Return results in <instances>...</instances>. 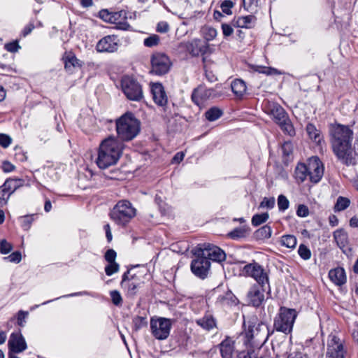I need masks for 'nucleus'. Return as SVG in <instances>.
Listing matches in <instances>:
<instances>
[{
  "label": "nucleus",
  "instance_id": "nucleus-1",
  "mask_svg": "<svg viewBox=\"0 0 358 358\" xmlns=\"http://www.w3.org/2000/svg\"><path fill=\"white\" fill-rule=\"evenodd\" d=\"M332 150L341 162L347 166L357 164L356 152L352 147L353 131L348 125L339 123L329 125Z\"/></svg>",
  "mask_w": 358,
  "mask_h": 358
},
{
  "label": "nucleus",
  "instance_id": "nucleus-2",
  "mask_svg": "<svg viewBox=\"0 0 358 358\" xmlns=\"http://www.w3.org/2000/svg\"><path fill=\"white\" fill-rule=\"evenodd\" d=\"M122 155V148L114 136L101 141L97 151L96 164L101 169H106L117 164Z\"/></svg>",
  "mask_w": 358,
  "mask_h": 358
},
{
  "label": "nucleus",
  "instance_id": "nucleus-3",
  "mask_svg": "<svg viewBox=\"0 0 358 358\" xmlns=\"http://www.w3.org/2000/svg\"><path fill=\"white\" fill-rule=\"evenodd\" d=\"M245 327L244 343L248 348L256 349L258 352H265L264 345L268 340L271 333L267 324L263 322L252 323L248 322V327Z\"/></svg>",
  "mask_w": 358,
  "mask_h": 358
},
{
  "label": "nucleus",
  "instance_id": "nucleus-4",
  "mask_svg": "<svg viewBox=\"0 0 358 358\" xmlns=\"http://www.w3.org/2000/svg\"><path fill=\"white\" fill-rule=\"evenodd\" d=\"M134 215L132 203L127 200L118 201L110 213V219L117 225L124 227Z\"/></svg>",
  "mask_w": 358,
  "mask_h": 358
},
{
  "label": "nucleus",
  "instance_id": "nucleus-5",
  "mask_svg": "<svg viewBox=\"0 0 358 358\" xmlns=\"http://www.w3.org/2000/svg\"><path fill=\"white\" fill-rule=\"evenodd\" d=\"M296 317L297 313L294 309L280 307L278 313L274 318V329L285 334H290L292 331Z\"/></svg>",
  "mask_w": 358,
  "mask_h": 358
},
{
  "label": "nucleus",
  "instance_id": "nucleus-6",
  "mask_svg": "<svg viewBox=\"0 0 358 358\" xmlns=\"http://www.w3.org/2000/svg\"><path fill=\"white\" fill-rule=\"evenodd\" d=\"M117 138L122 141H131L134 138V114L128 111L115 120Z\"/></svg>",
  "mask_w": 358,
  "mask_h": 358
},
{
  "label": "nucleus",
  "instance_id": "nucleus-7",
  "mask_svg": "<svg viewBox=\"0 0 358 358\" xmlns=\"http://www.w3.org/2000/svg\"><path fill=\"white\" fill-rule=\"evenodd\" d=\"M172 327V321L171 319L165 317L151 318L150 329L152 336L157 340L166 339Z\"/></svg>",
  "mask_w": 358,
  "mask_h": 358
},
{
  "label": "nucleus",
  "instance_id": "nucleus-8",
  "mask_svg": "<svg viewBox=\"0 0 358 358\" xmlns=\"http://www.w3.org/2000/svg\"><path fill=\"white\" fill-rule=\"evenodd\" d=\"M150 73L157 76L166 74L171 66L169 57L164 53L155 52L151 57Z\"/></svg>",
  "mask_w": 358,
  "mask_h": 358
},
{
  "label": "nucleus",
  "instance_id": "nucleus-9",
  "mask_svg": "<svg viewBox=\"0 0 358 358\" xmlns=\"http://www.w3.org/2000/svg\"><path fill=\"white\" fill-rule=\"evenodd\" d=\"M194 255L196 256L191 262V271L196 277L203 280L207 278L210 268V262L205 256L201 255L196 249Z\"/></svg>",
  "mask_w": 358,
  "mask_h": 358
},
{
  "label": "nucleus",
  "instance_id": "nucleus-10",
  "mask_svg": "<svg viewBox=\"0 0 358 358\" xmlns=\"http://www.w3.org/2000/svg\"><path fill=\"white\" fill-rule=\"evenodd\" d=\"M265 292L270 295L269 285H253L247 294L248 303L254 307H260L265 301Z\"/></svg>",
  "mask_w": 358,
  "mask_h": 358
},
{
  "label": "nucleus",
  "instance_id": "nucleus-11",
  "mask_svg": "<svg viewBox=\"0 0 358 358\" xmlns=\"http://www.w3.org/2000/svg\"><path fill=\"white\" fill-rule=\"evenodd\" d=\"M243 272L247 276L254 278L257 282L255 285H269L268 273L262 266L255 261L246 264L243 268Z\"/></svg>",
  "mask_w": 358,
  "mask_h": 358
},
{
  "label": "nucleus",
  "instance_id": "nucleus-12",
  "mask_svg": "<svg viewBox=\"0 0 358 358\" xmlns=\"http://www.w3.org/2000/svg\"><path fill=\"white\" fill-rule=\"evenodd\" d=\"M196 249L198 250V252L201 255L205 256V258H208L209 261L222 262L226 259V254L224 250L210 243L199 245Z\"/></svg>",
  "mask_w": 358,
  "mask_h": 358
},
{
  "label": "nucleus",
  "instance_id": "nucleus-13",
  "mask_svg": "<svg viewBox=\"0 0 358 358\" xmlns=\"http://www.w3.org/2000/svg\"><path fill=\"white\" fill-rule=\"evenodd\" d=\"M187 51L193 57L203 56V67L206 68V57L204 56L209 50L208 44L200 39H194L186 44Z\"/></svg>",
  "mask_w": 358,
  "mask_h": 358
},
{
  "label": "nucleus",
  "instance_id": "nucleus-14",
  "mask_svg": "<svg viewBox=\"0 0 358 358\" xmlns=\"http://www.w3.org/2000/svg\"><path fill=\"white\" fill-rule=\"evenodd\" d=\"M345 352L341 339L335 336H331L327 343L326 358H344Z\"/></svg>",
  "mask_w": 358,
  "mask_h": 358
},
{
  "label": "nucleus",
  "instance_id": "nucleus-15",
  "mask_svg": "<svg viewBox=\"0 0 358 358\" xmlns=\"http://www.w3.org/2000/svg\"><path fill=\"white\" fill-rule=\"evenodd\" d=\"M309 179L313 183L319 182L324 174V166L319 157H313L308 162Z\"/></svg>",
  "mask_w": 358,
  "mask_h": 358
},
{
  "label": "nucleus",
  "instance_id": "nucleus-16",
  "mask_svg": "<svg viewBox=\"0 0 358 358\" xmlns=\"http://www.w3.org/2000/svg\"><path fill=\"white\" fill-rule=\"evenodd\" d=\"M216 96L215 90L213 88H206L203 86H199L194 89L192 94V100L197 106L202 105L204 101L210 98Z\"/></svg>",
  "mask_w": 358,
  "mask_h": 358
},
{
  "label": "nucleus",
  "instance_id": "nucleus-17",
  "mask_svg": "<svg viewBox=\"0 0 358 358\" xmlns=\"http://www.w3.org/2000/svg\"><path fill=\"white\" fill-rule=\"evenodd\" d=\"M119 47L118 39L114 35H108L101 38L96 44V49L100 52H114Z\"/></svg>",
  "mask_w": 358,
  "mask_h": 358
},
{
  "label": "nucleus",
  "instance_id": "nucleus-18",
  "mask_svg": "<svg viewBox=\"0 0 358 358\" xmlns=\"http://www.w3.org/2000/svg\"><path fill=\"white\" fill-rule=\"evenodd\" d=\"M334 238L337 246L346 255H349L352 252V248L350 246L348 234L343 229H338L333 234Z\"/></svg>",
  "mask_w": 358,
  "mask_h": 358
},
{
  "label": "nucleus",
  "instance_id": "nucleus-19",
  "mask_svg": "<svg viewBox=\"0 0 358 358\" xmlns=\"http://www.w3.org/2000/svg\"><path fill=\"white\" fill-rule=\"evenodd\" d=\"M8 347L10 350L15 353H20L26 350L27 343L20 331L11 334L8 341Z\"/></svg>",
  "mask_w": 358,
  "mask_h": 358
},
{
  "label": "nucleus",
  "instance_id": "nucleus-20",
  "mask_svg": "<svg viewBox=\"0 0 358 358\" xmlns=\"http://www.w3.org/2000/svg\"><path fill=\"white\" fill-rule=\"evenodd\" d=\"M151 92L153 101L159 106H165L168 103V98L162 83H156L151 85Z\"/></svg>",
  "mask_w": 358,
  "mask_h": 358
},
{
  "label": "nucleus",
  "instance_id": "nucleus-21",
  "mask_svg": "<svg viewBox=\"0 0 358 358\" xmlns=\"http://www.w3.org/2000/svg\"><path fill=\"white\" fill-rule=\"evenodd\" d=\"M121 87L128 99L134 100V79L133 77L124 76L121 80Z\"/></svg>",
  "mask_w": 358,
  "mask_h": 358
},
{
  "label": "nucleus",
  "instance_id": "nucleus-22",
  "mask_svg": "<svg viewBox=\"0 0 358 358\" xmlns=\"http://www.w3.org/2000/svg\"><path fill=\"white\" fill-rule=\"evenodd\" d=\"M222 358H232L235 350L234 341L229 337H226L219 345Z\"/></svg>",
  "mask_w": 358,
  "mask_h": 358
},
{
  "label": "nucleus",
  "instance_id": "nucleus-23",
  "mask_svg": "<svg viewBox=\"0 0 358 358\" xmlns=\"http://www.w3.org/2000/svg\"><path fill=\"white\" fill-rule=\"evenodd\" d=\"M269 113L273 116L276 124L282 123L288 117V114L285 109L278 103H272L269 106Z\"/></svg>",
  "mask_w": 358,
  "mask_h": 358
},
{
  "label": "nucleus",
  "instance_id": "nucleus-24",
  "mask_svg": "<svg viewBox=\"0 0 358 358\" xmlns=\"http://www.w3.org/2000/svg\"><path fill=\"white\" fill-rule=\"evenodd\" d=\"M256 17L252 15H249L234 18L232 21V24L236 27L251 29L254 27Z\"/></svg>",
  "mask_w": 358,
  "mask_h": 358
},
{
  "label": "nucleus",
  "instance_id": "nucleus-25",
  "mask_svg": "<svg viewBox=\"0 0 358 358\" xmlns=\"http://www.w3.org/2000/svg\"><path fill=\"white\" fill-rule=\"evenodd\" d=\"M23 185V180L21 179H7L2 186L0 187V192H8L10 196L18 188Z\"/></svg>",
  "mask_w": 358,
  "mask_h": 358
},
{
  "label": "nucleus",
  "instance_id": "nucleus-26",
  "mask_svg": "<svg viewBox=\"0 0 358 358\" xmlns=\"http://www.w3.org/2000/svg\"><path fill=\"white\" fill-rule=\"evenodd\" d=\"M110 24H114L120 29L126 30L129 25L127 22L126 13L124 10L112 12Z\"/></svg>",
  "mask_w": 358,
  "mask_h": 358
},
{
  "label": "nucleus",
  "instance_id": "nucleus-27",
  "mask_svg": "<svg viewBox=\"0 0 358 358\" xmlns=\"http://www.w3.org/2000/svg\"><path fill=\"white\" fill-rule=\"evenodd\" d=\"M330 280L336 285L341 286L346 282V275L344 268L337 267L329 272Z\"/></svg>",
  "mask_w": 358,
  "mask_h": 358
},
{
  "label": "nucleus",
  "instance_id": "nucleus-28",
  "mask_svg": "<svg viewBox=\"0 0 358 358\" xmlns=\"http://www.w3.org/2000/svg\"><path fill=\"white\" fill-rule=\"evenodd\" d=\"M196 324L208 331L217 327L216 320L210 314H205L202 317L196 320Z\"/></svg>",
  "mask_w": 358,
  "mask_h": 358
},
{
  "label": "nucleus",
  "instance_id": "nucleus-29",
  "mask_svg": "<svg viewBox=\"0 0 358 358\" xmlns=\"http://www.w3.org/2000/svg\"><path fill=\"white\" fill-rule=\"evenodd\" d=\"M231 88L234 94L241 99L246 92L247 87L245 83L241 79H235L231 84Z\"/></svg>",
  "mask_w": 358,
  "mask_h": 358
},
{
  "label": "nucleus",
  "instance_id": "nucleus-30",
  "mask_svg": "<svg viewBox=\"0 0 358 358\" xmlns=\"http://www.w3.org/2000/svg\"><path fill=\"white\" fill-rule=\"evenodd\" d=\"M306 132L309 138L317 144H320L322 141L323 136L320 130L317 129L316 127L312 124L308 123L306 128Z\"/></svg>",
  "mask_w": 358,
  "mask_h": 358
},
{
  "label": "nucleus",
  "instance_id": "nucleus-31",
  "mask_svg": "<svg viewBox=\"0 0 358 358\" xmlns=\"http://www.w3.org/2000/svg\"><path fill=\"white\" fill-rule=\"evenodd\" d=\"M309 177L308 164L301 163L298 164L294 171V177L298 182H303L307 177Z\"/></svg>",
  "mask_w": 358,
  "mask_h": 358
},
{
  "label": "nucleus",
  "instance_id": "nucleus-32",
  "mask_svg": "<svg viewBox=\"0 0 358 358\" xmlns=\"http://www.w3.org/2000/svg\"><path fill=\"white\" fill-rule=\"evenodd\" d=\"M266 352H258L256 349L248 347L246 351H242L238 354L236 358H264Z\"/></svg>",
  "mask_w": 358,
  "mask_h": 358
},
{
  "label": "nucleus",
  "instance_id": "nucleus-33",
  "mask_svg": "<svg viewBox=\"0 0 358 358\" xmlns=\"http://www.w3.org/2000/svg\"><path fill=\"white\" fill-rule=\"evenodd\" d=\"M204 115L206 120L213 122L219 119L223 115V112L217 107H212L206 110Z\"/></svg>",
  "mask_w": 358,
  "mask_h": 358
},
{
  "label": "nucleus",
  "instance_id": "nucleus-34",
  "mask_svg": "<svg viewBox=\"0 0 358 358\" xmlns=\"http://www.w3.org/2000/svg\"><path fill=\"white\" fill-rule=\"evenodd\" d=\"M271 234V228L267 224L262 227L255 232V236L257 240L269 238Z\"/></svg>",
  "mask_w": 358,
  "mask_h": 358
},
{
  "label": "nucleus",
  "instance_id": "nucleus-35",
  "mask_svg": "<svg viewBox=\"0 0 358 358\" xmlns=\"http://www.w3.org/2000/svg\"><path fill=\"white\" fill-rule=\"evenodd\" d=\"M350 204V200L344 196H338L335 203L334 210L335 212H340L345 210L349 207Z\"/></svg>",
  "mask_w": 358,
  "mask_h": 358
},
{
  "label": "nucleus",
  "instance_id": "nucleus-36",
  "mask_svg": "<svg viewBox=\"0 0 358 358\" xmlns=\"http://www.w3.org/2000/svg\"><path fill=\"white\" fill-rule=\"evenodd\" d=\"M278 125L285 134L290 136L295 135L294 128L289 117L285 121H282V123H279Z\"/></svg>",
  "mask_w": 358,
  "mask_h": 358
},
{
  "label": "nucleus",
  "instance_id": "nucleus-37",
  "mask_svg": "<svg viewBox=\"0 0 358 358\" xmlns=\"http://www.w3.org/2000/svg\"><path fill=\"white\" fill-rule=\"evenodd\" d=\"M296 238L293 235H284L281 237V245L287 248H294L296 245Z\"/></svg>",
  "mask_w": 358,
  "mask_h": 358
},
{
  "label": "nucleus",
  "instance_id": "nucleus-38",
  "mask_svg": "<svg viewBox=\"0 0 358 358\" xmlns=\"http://www.w3.org/2000/svg\"><path fill=\"white\" fill-rule=\"evenodd\" d=\"M248 229L245 227H237L228 234V236L234 240H237L246 236Z\"/></svg>",
  "mask_w": 358,
  "mask_h": 358
},
{
  "label": "nucleus",
  "instance_id": "nucleus-39",
  "mask_svg": "<svg viewBox=\"0 0 358 358\" xmlns=\"http://www.w3.org/2000/svg\"><path fill=\"white\" fill-rule=\"evenodd\" d=\"M64 66L66 69H69L71 67H81L82 62L75 55H69L64 62Z\"/></svg>",
  "mask_w": 358,
  "mask_h": 358
},
{
  "label": "nucleus",
  "instance_id": "nucleus-40",
  "mask_svg": "<svg viewBox=\"0 0 358 358\" xmlns=\"http://www.w3.org/2000/svg\"><path fill=\"white\" fill-rule=\"evenodd\" d=\"M269 217V215L268 213H263L261 214H255L252 217V224L254 227H257L267 221Z\"/></svg>",
  "mask_w": 358,
  "mask_h": 358
},
{
  "label": "nucleus",
  "instance_id": "nucleus-41",
  "mask_svg": "<svg viewBox=\"0 0 358 358\" xmlns=\"http://www.w3.org/2000/svg\"><path fill=\"white\" fill-rule=\"evenodd\" d=\"M160 41V38L157 34H152L144 39L143 44L145 47L152 48L157 46Z\"/></svg>",
  "mask_w": 358,
  "mask_h": 358
},
{
  "label": "nucleus",
  "instance_id": "nucleus-42",
  "mask_svg": "<svg viewBox=\"0 0 358 358\" xmlns=\"http://www.w3.org/2000/svg\"><path fill=\"white\" fill-rule=\"evenodd\" d=\"M298 254L303 260H308L311 257V251L304 244H300L298 248Z\"/></svg>",
  "mask_w": 358,
  "mask_h": 358
},
{
  "label": "nucleus",
  "instance_id": "nucleus-43",
  "mask_svg": "<svg viewBox=\"0 0 358 358\" xmlns=\"http://www.w3.org/2000/svg\"><path fill=\"white\" fill-rule=\"evenodd\" d=\"M203 34L206 41H210L216 37L217 31L213 27H206L203 29Z\"/></svg>",
  "mask_w": 358,
  "mask_h": 358
},
{
  "label": "nucleus",
  "instance_id": "nucleus-44",
  "mask_svg": "<svg viewBox=\"0 0 358 358\" xmlns=\"http://www.w3.org/2000/svg\"><path fill=\"white\" fill-rule=\"evenodd\" d=\"M289 206V201L287 198L283 195L280 194L278 197V207L280 211L284 212L285 211Z\"/></svg>",
  "mask_w": 358,
  "mask_h": 358
},
{
  "label": "nucleus",
  "instance_id": "nucleus-45",
  "mask_svg": "<svg viewBox=\"0 0 358 358\" xmlns=\"http://www.w3.org/2000/svg\"><path fill=\"white\" fill-rule=\"evenodd\" d=\"M234 5L235 3L231 0L223 1L220 6L222 13L228 15H231V8L234 6Z\"/></svg>",
  "mask_w": 358,
  "mask_h": 358
},
{
  "label": "nucleus",
  "instance_id": "nucleus-46",
  "mask_svg": "<svg viewBox=\"0 0 358 358\" xmlns=\"http://www.w3.org/2000/svg\"><path fill=\"white\" fill-rule=\"evenodd\" d=\"M259 73L266 75H280L282 73L277 69L273 67L261 66L257 70Z\"/></svg>",
  "mask_w": 358,
  "mask_h": 358
},
{
  "label": "nucleus",
  "instance_id": "nucleus-47",
  "mask_svg": "<svg viewBox=\"0 0 358 358\" xmlns=\"http://www.w3.org/2000/svg\"><path fill=\"white\" fill-rule=\"evenodd\" d=\"M275 199L274 197H264L262 201L259 204L260 208H266L268 209H272L275 206Z\"/></svg>",
  "mask_w": 358,
  "mask_h": 358
},
{
  "label": "nucleus",
  "instance_id": "nucleus-48",
  "mask_svg": "<svg viewBox=\"0 0 358 358\" xmlns=\"http://www.w3.org/2000/svg\"><path fill=\"white\" fill-rule=\"evenodd\" d=\"M13 250V245L6 240L3 239L0 241V252L1 254L6 255Z\"/></svg>",
  "mask_w": 358,
  "mask_h": 358
},
{
  "label": "nucleus",
  "instance_id": "nucleus-49",
  "mask_svg": "<svg viewBox=\"0 0 358 358\" xmlns=\"http://www.w3.org/2000/svg\"><path fill=\"white\" fill-rule=\"evenodd\" d=\"M119 270V264L116 262L109 263L105 267L106 274L108 276L112 275L113 273H117Z\"/></svg>",
  "mask_w": 358,
  "mask_h": 358
},
{
  "label": "nucleus",
  "instance_id": "nucleus-50",
  "mask_svg": "<svg viewBox=\"0 0 358 358\" xmlns=\"http://www.w3.org/2000/svg\"><path fill=\"white\" fill-rule=\"evenodd\" d=\"M12 143V138L10 136L5 134H0V145L3 148H7Z\"/></svg>",
  "mask_w": 358,
  "mask_h": 358
},
{
  "label": "nucleus",
  "instance_id": "nucleus-51",
  "mask_svg": "<svg viewBox=\"0 0 358 358\" xmlns=\"http://www.w3.org/2000/svg\"><path fill=\"white\" fill-rule=\"evenodd\" d=\"M282 152L284 156L289 157L293 152V145L291 142H285L282 145Z\"/></svg>",
  "mask_w": 358,
  "mask_h": 358
},
{
  "label": "nucleus",
  "instance_id": "nucleus-52",
  "mask_svg": "<svg viewBox=\"0 0 358 358\" xmlns=\"http://www.w3.org/2000/svg\"><path fill=\"white\" fill-rule=\"evenodd\" d=\"M4 259L8 260L10 262L19 263L22 259L21 252L19 251H15L10 254L9 256L5 257Z\"/></svg>",
  "mask_w": 358,
  "mask_h": 358
},
{
  "label": "nucleus",
  "instance_id": "nucleus-53",
  "mask_svg": "<svg viewBox=\"0 0 358 358\" xmlns=\"http://www.w3.org/2000/svg\"><path fill=\"white\" fill-rule=\"evenodd\" d=\"M296 215L300 217H306L309 215V209L307 206L300 204L296 210Z\"/></svg>",
  "mask_w": 358,
  "mask_h": 358
},
{
  "label": "nucleus",
  "instance_id": "nucleus-54",
  "mask_svg": "<svg viewBox=\"0 0 358 358\" xmlns=\"http://www.w3.org/2000/svg\"><path fill=\"white\" fill-rule=\"evenodd\" d=\"M99 17L102 19L103 21L110 23L112 12H110L107 9H102L99 13Z\"/></svg>",
  "mask_w": 358,
  "mask_h": 358
},
{
  "label": "nucleus",
  "instance_id": "nucleus-55",
  "mask_svg": "<svg viewBox=\"0 0 358 358\" xmlns=\"http://www.w3.org/2000/svg\"><path fill=\"white\" fill-rule=\"evenodd\" d=\"M116 257H117L116 252L113 249L108 250L104 255L105 259L108 263L115 262Z\"/></svg>",
  "mask_w": 358,
  "mask_h": 358
},
{
  "label": "nucleus",
  "instance_id": "nucleus-56",
  "mask_svg": "<svg viewBox=\"0 0 358 358\" xmlns=\"http://www.w3.org/2000/svg\"><path fill=\"white\" fill-rule=\"evenodd\" d=\"M221 28H222L223 36L225 38L230 36L234 32V29H233L231 25H230L229 24L222 23Z\"/></svg>",
  "mask_w": 358,
  "mask_h": 358
},
{
  "label": "nucleus",
  "instance_id": "nucleus-57",
  "mask_svg": "<svg viewBox=\"0 0 358 358\" xmlns=\"http://www.w3.org/2000/svg\"><path fill=\"white\" fill-rule=\"evenodd\" d=\"M28 315V312L20 310L17 313V324L20 327H24L26 322V318Z\"/></svg>",
  "mask_w": 358,
  "mask_h": 358
},
{
  "label": "nucleus",
  "instance_id": "nucleus-58",
  "mask_svg": "<svg viewBox=\"0 0 358 358\" xmlns=\"http://www.w3.org/2000/svg\"><path fill=\"white\" fill-rule=\"evenodd\" d=\"M110 295L112 299V301L115 305L118 306L121 303L122 297L119 292L116 290L111 291Z\"/></svg>",
  "mask_w": 358,
  "mask_h": 358
},
{
  "label": "nucleus",
  "instance_id": "nucleus-59",
  "mask_svg": "<svg viewBox=\"0 0 358 358\" xmlns=\"http://www.w3.org/2000/svg\"><path fill=\"white\" fill-rule=\"evenodd\" d=\"M169 24L165 21H161L157 23L156 30L159 33H166L169 30Z\"/></svg>",
  "mask_w": 358,
  "mask_h": 358
},
{
  "label": "nucleus",
  "instance_id": "nucleus-60",
  "mask_svg": "<svg viewBox=\"0 0 358 358\" xmlns=\"http://www.w3.org/2000/svg\"><path fill=\"white\" fill-rule=\"evenodd\" d=\"M17 41H13L5 45V48L10 52H16L20 49Z\"/></svg>",
  "mask_w": 358,
  "mask_h": 358
},
{
  "label": "nucleus",
  "instance_id": "nucleus-61",
  "mask_svg": "<svg viewBox=\"0 0 358 358\" xmlns=\"http://www.w3.org/2000/svg\"><path fill=\"white\" fill-rule=\"evenodd\" d=\"M22 220V227L24 229H29L30 226H31V224L33 222V217L32 216H30V215H27V216H24L21 218Z\"/></svg>",
  "mask_w": 358,
  "mask_h": 358
},
{
  "label": "nucleus",
  "instance_id": "nucleus-62",
  "mask_svg": "<svg viewBox=\"0 0 358 358\" xmlns=\"http://www.w3.org/2000/svg\"><path fill=\"white\" fill-rule=\"evenodd\" d=\"M287 358H309L308 355L301 351H296L289 353Z\"/></svg>",
  "mask_w": 358,
  "mask_h": 358
},
{
  "label": "nucleus",
  "instance_id": "nucleus-63",
  "mask_svg": "<svg viewBox=\"0 0 358 358\" xmlns=\"http://www.w3.org/2000/svg\"><path fill=\"white\" fill-rule=\"evenodd\" d=\"M9 198L8 192H0V206L6 205Z\"/></svg>",
  "mask_w": 358,
  "mask_h": 358
},
{
  "label": "nucleus",
  "instance_id": "nucleus-64",
  "mask_svg": "<svg viewBox=\"0 0 358 358\" xmlns=\"http://www.w3.org/2000/svg\"><path fill=\"white\" fill-rule=\"evenodd\" d=\"M352 336L354 341L358 343V322H355L353 323L352 329Z\"/></svg>",
  "mask_w": 358,
  "mask_h": 358
}]
</instances>
